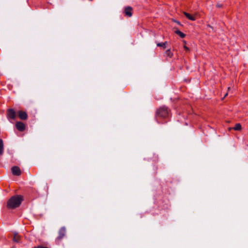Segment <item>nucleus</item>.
<instances>
[{
	"label": "nucleus",
	"mask_w": 248,
	"mask_h": 248,
	"mask_svg": "<svg viewBox=\"0 0 248 248\" xmlns=\"http://www.w3.org/2000/svg\"><path fill=\"white\" fill-rule=\"evenodd\" d=\"M18 117L21 120H24L27 119L28 115L25 111L20 110L18 111Z\"/></svg>",
	"instance_id": "20e7f679"
},
{
	"label": "nucleus",
	"mask_w": 248,
	"mask_h": 248,
	"mask_svg": "<svg viewBox=\"0 0 248 248\" xmlns=\"http://www.w3.org/2000/svg\"><path fill=\"white\" fill-rule=\"evenodd\" d=\"M34 248H48L42 247V246H38L37 247H34Z\"/></svg>",
	"instance_id": "f3484780"
},
{
	"label": "nucleus",
	"mask_w": 248,
	"mask_h": 248,
	"mask_svg": "<svg viewBox=\"0 0 248 248\" xmlns=\"http://www.w3.org/2000/svg\"><path fill=\"white\" fill-rule=\"evenodd\" d=\"M231 129H233L232 128H231V127L229 128V131H230Z\"/></svg>",
	"instance_id": "aec40b11"
},
{
	"label": "nucleus",
	"mask_w": 248,
	"mask_h": 248,
	"mask_svg": "<svg viewBox=\"0 0 248 248\" xmlns=\"http://www.w3.org/2000/svg\"><path fill=\"white\" fill-rule=\"evenodd\" d=\"M175 33L179 35L181 38H184L186 36V35L183 33L182 32L180 31L179 30H177L175 31Z\"/></svg>",
	"instance_id": "4468645a"
},
{
	"label": "nucleus",
	"mask_w": 248,
	"mask_h": 248,
	"mask_svg": "<svg viewBox=\"0 0 248 248\" xmlns=\"http://www.w3.org/2000/svg\"><path fill=\"white\" fill-rule=\"evenodd\" d=\"M184 14L188 19L191 21H195L196 20L195 17L192 15L189 14V13H187L186 12H184Z\"/></svg>",
	"instance_id": "1a4fd4ad"
},
{
	"label": "nucleus",
	"mask_w": 248,
	"mask_h": 248,
	"mask_svg": "<svg viewBox=\"0 0 248 248\" xmlns=\"http://www.w3.org/2000/svg\"><path fill=\"white\" fill-rule=\"evenodd\" d=\"M11 170L14 175L19 176L21 174L20 168L17 166H14L12 168Z\"/></svg>",
	"instance_id": "7ed1b4c3"
},
{
	"label": "nucleus",
	"mask_w": 248,
	"mask_h": 248,
	"mask_svg": "<svg viewBox=\"0 0 248 248\" xmlns=\"http://www.w3.org/2000/svg\"><path fill=\"white\" fill-rule=\"evenodd\" d=\"M166 54H167V56L170 57H171L172 56V54L171 53V52H170V49L167 50L166 51Z\"/></svg>",
	"instance_id": "2eb2a0df"
},
{
	"label": "nucleus",
	"mask_w": 248,
	"mask_h": 248,
	"mask_svg": "<svg viewBox=\"0 0 248 248\" xmlns=\"http://www.w3.org/2000/svg\"><path fill=\"white\" fill-rule=\"evenodd\" d=\"M232 128L236 131H240L241 130V125L239 123H237L235 124V126L233 127H232Z\"/></svg>",
	"instance_id": "9b49d317"
},
{
	"label": "nucleus",
	"mask_w": 248,
	"mask_h": 248,
	"mask_svg": "<svg viewBox=\"0 0 248 248\" xmlns=\"http://www.w3.org/2000/svg\"><path fill=\"white\" fill-rule=\"evenodd\" d=\"M132 8L131 7L128 6L124 9V14L126 16H131L132 15Z\"/></svg>",
	"instance_id": "6e6552de"
},
{
	"label": "nucleus",
	"mask_w": 248,
	"mask_h": 248,
	"mask_svg": "<svg viewBox=\"0 0 248 248\" xmlns=\"http://www.w3.org/2000/svg\"><path fill=\"white\" fill-rule=\"evenodd\" d=\"M65 233H66V229L64 227L61 228L59 232L58 238L59 239H61L65 236Z\"/></svg>",
	"instance_id": "39448f33"
},
{
	"label": "nucleus",
	"mask_w": 248,
	"mask_h": 248,
	"mask_svg": "<svg viewBox=\"0 0 248 248\" xmlns=\"http://www.w3.org/2000/svg\"><path fill=\"white\" fill-rule=\"evenodd\" d=\"M217 6L218 7H221L222 6V5H221V4H217Z\"/></svg>",
	"instance_id": "a211bd4d"
},
{
	"label": "nucleus",
	"mask_w": 248,
	"mask_h": 248,
	"mask_svg": "<svg viewBox=\"0 0 248 248\" xmlns=\"http://www.w3.org/2000/svg\"><path fill=\"white\" fill-rule=\"evenodd\" d=\"M20 239V236L17 233H15L14 238H13V241L16 242H19Z\"/></svg>",
	"instance_id": "9d476101"
},
{
	"label": "nucleus",
	"mask_w": 248,
	"mask_h": 248,
	"mask_svg": "<svg viewBox=\"0 0 248 248\" xmlns=\"http://www.w3.org/2000/svg\"><path fill=\"white\" fill-rule=\"evenodd\" d=\"M22 201V198L20 195L12 197L8 201L7 207L9 209H14L18 207Z\"/></svg>",
	"instance_id": "f257e3e1"
},
{
	"label": "nucleus",
	"mask_w": 248,
	"mask_h": 248,
	"mask_svg": "<svg viewBox=\"0 0 248 248\" xmlns=\"http://www.w3.org/2000/svg\"><path fill=\"white\" fill-rule=\"evenodd\" d=\"M227 95H228V93H226L225 94V95H224V97H226Z\"/></svg>",
	"instance_id": "6ab92c4d"
},
{
	"label": "nucleus",
	"mask_w": 248,
	"mask_h": 248,
	"mask_svg": "<svg viewBox=\"0 0 248 248\" xmlns=\"http://www.w3.org/2000/svg\"><path fill=\"white\" fill-rule=\"evenodd\" d=\"M3 153V143L2 140L0 139V155H2Z\"/></svg>",
	"instance_id": "f8f14e48"
},
{
	"label": "nucleus",
	"mask_w": 248,
	"mask_h": 248,
	"mask_svg": "<svg viewBox=\"0 0 248 248\" xmlns=\"http://www.w3.org/2000/svg\"><path fill=\"white\" fill-rule=\"evenodd\" d=\"M16 127L19 131H23L25 128V125L23 123L19 122L16 124Z\"/></svg>",
	"instance_id": "423d86ee"
},
{
	"label": "nucleus",
	"mask_w": 248,
	"mask_h": 248,
	"mask_svg": "<svg viewBox=\"0 0 248 248\" xmlns=\"http://www.w3.org/2000/svg\"><path fill=\"white\" fill-rule=\"evenodd\" d=\"M167 44V42L164 43H158L157 44V46L159 47H163L164 48H165L166 47Z\"/></svg>",
	"instance_id": "ddd939ff"
},
{
	"label": "nucleus",
	"mask_w": 248,
	"mask_h": 248,
	"mask_svg": "<svg viewBox=\"0 0 248 248\" xmlns=\"http://www.w3.org/2000/svg\"><path fill=\"white\" fill-rule=\"evenodd\" d=\"M16 112L13 109L10 108L8 111V117L9 118L14 119L16 118Z\"/></svg>",
	"instance_id": "0eeeda50"
},
{
	"label": "nucleus",
	"mask_w": 248,
	"mask_h": 248,
	"mask_svg": "<svg viewBox=\"0 0 248 248\" xmlns=\"http://www.w3.org/2000/svg\"><path fill=\"white\" fill-rule=\"evenodd\" d=\"M184 49H185L186 50V51H188V50H189V48H188V47H187L186 46H184Z\"/></svg>",
	"instance_id": "dca6fc26"
},
{
	"label": "nucleus",
	"mask_w": 248,
	"mask_h": 248,
	"mask_svg": "<svg viewBox=\"0 0 248 248\" xmlns=\"http://www.w3.org/2000/svg\"><path fill=\"white\" fill-rule=\"evenodd\" d=\"M156 115L160 117L165 118L169 115V111L167 108L162 107L156 111Z\"/></svg>",
	"instance_id": "f03ea898"
},
{
	"label": "nucleus",
	"mask_w": 248,
	"mask_h": 248,
	"mask_svg": "<svg viewBox=\"0 0 248 248\" xmlns=\"http://www.w3.org/2000/svg\"><path fill=\"white\" fill-rule=\"evenodd\" d=\"M228 90H230V87H228Z\"/></svg>",
	"instance_id": "412c9836"
}]
</instances>
